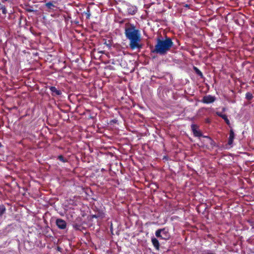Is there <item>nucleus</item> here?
I'll return each mask as SVG.
<instances>
[{
	"mask_svg": "<svg viewBox=\"0 0 254 254\" xmlns=\"http://www.w3.org/2000/svg\"><path fill=\"white\" fill-rule=\"evenodd\" d=\"M247 97L248 99H251L252 98V95L250 93L247 94Z\"/></svg>",
	"mask_w": 254,
	"mask_h": 254,
	"instance_id": "nucleus-15",
	"label": "nucleus"
},
{
	"mask_svg": "<svg viewBox=\"0 0 254 254\" xmlns=\"http://www.w3.org/2000/svg\"><path fill=\"white\" fill-rule=\"evenodd\" d=\"M46 5L47 7H48V8H51L52 6H53L54 5L51 2H48V3H47L46 4Z\"/></svg>",
	"mask_w": 254,
	"mask_h": 254,
	"instance_id": "nucleus-14",
	"label": "nucleus"
},
{
	"mask_svg": "<svg viewBox=\"0 0 254 254\" xmlns=\"http://www.w3.org/2000/svg\"><path fill=\"white\" fill-rule=\"evenodd\" d=\"M125 34L130 41L129 46L132 50L141 47V45L139 44L141 40L139 31L136 29L134 26L126 28Z\"/></svg>",
	"mask_w": 254,
	"mask_h": 254,
	"instance_id": "nucleus-1",
	"label": "nucleus"
},
{
	"mask_svg": "<svg viewBox=\"0 0 254 254\" xmlns=\"http://www.w3.org/2000/svg\"><path fill=\"white\" fill-rule=\"evenodd\" d=\"M50 89L52 92L53 95H60L62 94V92L54 86L50 87Z\"/></svg>",
	"mask_w": 254,
	"mask_h": 254,
	"instance_id": "nucleus-8",
	"label": "nucleus"
},
{
	"mask_svg": "<svg viewBox=\"0 0 254 254\" xmlns=\"http://www.w3.org/2000/svg\"><path fill=\"white\" fill-rule=\"evenodd\" d=\"M191 128L193 133L195 136L200 137L202 135L201 132L200 130H198V127L195 124H192Z\"/></svg>",
	"mask_w": 254,
	"mask_h": 254,
	"instance_id": "nucleus-6",
	"label": "nucleus"
},
{
	"mask_svg": "<svg viewBox=\"0 0 254 254\" xmlns=\"http://www.w3.org/2000/svg\"><path fill=\"white\" fill-rule=\"evenodd\" d=\"M5 211V207L2 205H0V216L2 215L4 213Z\"/></svg>",
	"mask_w": 254,
	"mask_h": 254,
	"instance_id": "nucleus-11",
	"label": "nucleus"
},
{
	"mask_svg": "<svg viewBox=\"0 0 254 254\" xmlns=\"http://www.w3.org/2000/svg\"><path fill=\"white\" fill-rule=\"evenodd\" d=\"M173 43L170 38H166L165 40L157 39L154 51L161 55L165 54L172 47Z\"/></svg>",
	"mask_w": 254,
	"mask_h": 254,
	"instance_id": "nucleus-2",
	"label": "nucleus"
},
{
	"mask_svg": "<svg viewBox=\"0 0 254 254\" xmlns=\"http://www.w3.org/2000/svg\"><path fill=\"white\" fill-rule=\"evenodd\" d=\"M217 114L219 117H221L223 119H224L227 125H230V121L228 120L227 116L226 115L222 114V113H218V112L217 113Z\"/></svg>",
	"mask_w": 254,
	"mask_h": 254,
	"instance_id": "nucleus-10",
	"label": "nucleus"
},
{
	"mask_svg": "<svg viewBox=\"0 0 254 254\" xmlns=\"http://www.w3.org/2000/svg\"><path fill=\"white\" fill-rule=\"evenodd\" d=\"M152 243L154 246V247L157 249L159 250V243L158 240L155 238H152L151 239Z\"/></svg>",
	"mask_w": 254,
	"mask_h": 254,
	"instance_id": "nucleus-9",
	"label": "nucleus"
},
{
	"mask_svg": "<svg viewBox=\"0 0 254 254\" xmlns=\"http://www.w3.org/2000/svg\"><path fill=\"white\" fill-rule=\"evenodd\" d=\"M215 97L211 95H206L203 97L202 102L206 104L211 103L214 102Z\"/></svg>",
	"mask_w": 254,
	"mask_h": 254,
	"instance_id": "nucleus-4",
	"label": "nucleus"
},
{
	"mask_svg": "<svg viewBox=\"0 0 254 254\" xmlns=\"http://www.w3.org/2000/svg\"><path fill=\"white\" fill-rule=\"evenodd\" d=\"M235 137V134L232 129L230 130L229 137L228 139V143L229 145H231L233 144V140Z\"/></svg>",
	"mask_w": 254,
	"mask_h": 254,
	"instance_id": "nucleus-7",
	"label": "nucleus"
},
{
	"mask_svg": "<svg viewBox=\"0 0 254 254\" xmlns=\"http://www.w3.org/2000/svg\"><path fill=\"white\" fill-rule=\"evenodd\" d=\"M194 70H195L196 72L199 75L202 76V72L196 67H194Z\"/></svg>",
	"mask_w": 254,
	"mask_h": 254,
	"instance_id": "nucleus-13",
	"label": "nucleus"
},
{
	"mask_svg": "<svg viewBox=\"0 0 254 254\" xmlns=\"http://www.w3.org/2000/svg\"><path fill=\"white\" fill-rule=\"evenodd\" d=\"M155 235L157 237L164 240H168L170 238L169 232L165 228L157 230L155 232Z\"/></svg>",
	"mask_w": 254,
	"mask_h": 254,
	"instance_id": "nucleus-3",
	"label": "nucleus"
},
{
	"mask_svg": "<svg viewBox=\"0 0 254 254\" xmlns=\"http://www.w3.org/2000/svg\"><path fill=\"white\" fill-rule=\"evenodd\" d=\"M58 159L63 162H67V160L65 159L62 155H60L58 156Z\"/></svg>",
	"mask_w": 254,
	"mask_h": 254,
	"instance_id": "nucleus-12",
	"label": "nucleus"
},
{
	"mask_svg": "<svg viewBox=\"0 0 254 254\" xmlns=\"http://www.w3.org/2000/svg\"><path fill=\"white\" fill-rule=\"evenodd\" d=\"M56 224L58 228L61 229H64L66 227V222L62 219H57Z\"/></svg>",
	"mask_w": 254,
	"mask_h": 254,
	"instance_id": "nucleus-5",
	"label": "nucleus"
}]
</instances>
